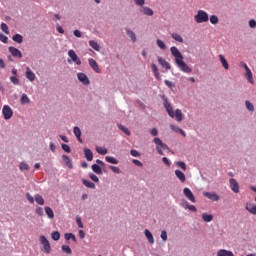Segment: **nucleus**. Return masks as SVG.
Returning <instances> with one entry per match:
<instances>
[{
	"instance_id": "f257e3e1",
	"label": "nucleus",
	"mask_w": 256,
	"mask_h": 256,
	"mask_svg": "<svg viewBox=\"0 0 256 256\" xmlns=\"http://www.w3.org/2000/svg\"><path fill=\"white\" fill-rule=\"evenodd\" d=\"M170 53L172 57H174L175 64L180 71H182L183 73L193 72V69H191V67H189V65H187L185 61H183V54H181V51H179V48H177V46H172L170 48Z\"/></svg>"
},
{
	"instance_id": "f03ea898",
	"label": "nucleus",
	"mask_w": 256,
	"mask_h": 256,
	"mask_svg": "<svg viewBox=\"0 0 256 256\" xmlns=\"http://www.w3.org/2000/svg\"><path fill=\"white\" fill-rule=\"evenodd\" d=\"M194 20L196 23H207V21H209V14L204 10H198Z\"/></svg>"
},
{
	"instance_id": "7ed1b4c3",
	"label": "nucleus",
	"mask_w": 256,
	"mask_h": 256,
	"mask_svg": "<svg viewBox=\"0 0 256 256\" xmlns=\"http://www.w3.org/2000/svg\"><path fill=\"white\" fill-rule=\"evenodd\" d=\"M153 142L155 143V145H157L156 151L159 153V155H163V150L164 151L166 149L169 150V146H167V144L163 143L161 138H154Z\"/></svg>"
},
{
	"instance_id": "20e7f679",
	"label": "nucleus",
	"mask_w": 256,
	"mask_h": 256,
	"mask_svg": "<svg viewBox=\"0 0 256 256\" xmlns=\"http://www.w3.org/2000/svg\"><path fill=\"white\" fill-rule=\"evenodd\" d=\"M2 115L5 119V121H9L11 117H13V109H11V106L4 105L2 108Z\"/></svg>"
},
{
	"instance_id": "39448f33",
	"label": "nucleus",
	"mask_w": 256,
	"mask_h": 256,
	"mask_svg": "<svg viewBox=\"0 0 256 256\" xmlns=\"http://www.w3.org/2000/svg\"><path fill=\"white\" fill-rule=\"evenodd\" d=\"M40 243L43 245V251L44 253H51V244L49 243V240L44 235L40 236Z\"/></svg>"
},
{
	"instance_id": "423d86ee",
	"label": "nucleus",
	"mask_w": 256,
	"mask_h": 256,
	"mask_svg": "<svg viewBox=\"0 0 256 256\" xmlns=\"http://www.w3.org/2000/svg\"><path fill=\"white\" fill-rule=\"evenodd\" d=\"M163 101H164V107L169 117H171L172 119L175 118V112H173V106H171V103H169V100L167 99V97L164 96Z\"/></svg>"
},
{
	"instance_id": "0eeeda50",
	"label": "nucleus",
	"mask_w": 256,
	"mask_h": 256,
	"mask_svg": "<svg viewBox=\"0 0 256 256\" xmlns=\"http://www.w3.org/2000/svg\"><path fill=\"white\" fill-rule=\"evenodd\" d=\"M8 51L12 55V57H15L16 59H23V53L18 48L10 46L8 47Z\"/></svg>"
},
{
	"instance_id": "6e6552de",
	"label": "nucleus",
	"mask_w": 256,
	"mask_h": 256,
	"mask_svg": "<svg viewBox=\"0 0 256 256\" xmlns=\"http://www.w3.org/2000/svg\"><path fill=\"white\" fill-rule=\"evenodd\" d=\"M68 56L70 57V60L68 59V63H76V65H81V59H79V56H77V53L74 52V50L68 51Z\"/></svg>"
},
{
	"instance_id": "1a4fd4ad",
	"label": "nucleus",
	"mask_w": 256,
	"mask_h": 256,
	"mask_svg": "<svg viewBox=\"0 0 256 256\" xmlns=\"http://www.w3.org/2000/svg\"><path fill=\"white\" fill-rule=\"evenodd\" d=\"M139 12L146 17H153V15H155V12L149 6L140 7Z\"/></svg>"
},
{
	"instance_id": "9d476101",
	"label": "nucleus",
	"mask_w": 256,
	"mask_h": 256,
	"mask_svg": "<svg viewBox=\"0 0 256 256\" xmlns=\"http://www.w3.org/2000/svg\"><path fill=\"white\" fill-rule=\"evenodd\" d=\"M183 193H184V196L186 197V199H188V201H190L191 203H196L197 200L195 199V195L193 194L191 189L186 187L183 189Z\"/></svg>"
},
{
	"instance_id": "9b49d317",
	"label": "nucleus",
	"mask_w": 256,
	"mask_h": 256,
	"mask_svg": "<svg viewBox=\"0 0 256 256\" xmlns=\"http://www.w3.org/2000/svg\"><path fill=\"white\" fill-rule=\"evenodd\" d=\"M77 79L78 81H80V83H82V85H91L89 77H87L86 74L83 72L77 74Z\"/></svg>"
},
{
	"instance_id": "f8f14e48",
	"label": "nucleus",
	"mask_w": 256,
	"mask_h": 256,
	"mask_svg": "<svg viewBox=\"0 0 256 256\" xmlns=\"http://www.w3.org/2000/svg\"><path fill=\"white\" fill-rule=\"evenodd\" d=\"M230 189L233 191V193H239V183L235 178L229 179Z\"/></svg>"
},
{
	"instance_id": "ddd939ff",
	"label": "nucleus",
	"mask_w": 256,
	"mask_h": 256,
	"mask_svg": "<svg viewBox=\"0 0 256 256\" xmlns=\"http://www.w3.org/2000/svg\"><path fill=\"white\" fill-rule=\"evenodd\" d=\"M88 63L90 65V67L93 69V71H95V73H101L99 64H97V61H95V59H93V58L88 59Z\"/></svg>"
},
{
	"instance_id": "4468645a",
	"label": "nucleus",
	"mask_w": 256,
	"mask_h": 256,
	"mask_svg": "<svg viewBox=\"0 0 256 256\" xmlns=\"http://www.w3.org/2000/svg\"><path fill=\"white\" fill-rule=\"evenodd\" d=\"M157 59H158L159 65H161V67L166 69V71H169V69H171V64H169V62H167L165 59H163V57L158 56Z\"/></svg>"
},
{
	"instance_id": "2eb2a0df",
	"label": "nucleus",
	"mask_w": 256,
	"mask_h": 256,
	"mask_svg": "<svg viewBox=\"0 0 256 256\" xmlns=\"http://www.w3.org/2000/svg\"><path fill=\"white\" fill-rule=\"evenodd\" d=\"M62 161L68 169H73V162L71 161V158H69V156L62 155Z\"/></svg>"
},
{
	"instance_id": "dca6fc26",
	"label": "nucleus",
	"mask_w": 256,
	"mask_h": 256,
	"mask_svg": "<svg viewBox=\"0 0 256 256\" xmlns=\"http://www.w3.org/2000/svg\"><path fill=\"white\" fill-rule=\"evenodd\" d=\"M25 75H26V79H28V81H31V82L35 81V73L33 71H31L30 67L26 68Z\"/></svg>"
},
{
	"instance_id": "f3484780",
	"label": "nucleus",
	"mask_w": 256,
	"mask_h": 256,
	"mask_svg": "<svg viewBox=\"0 0 256 256\" xmlns=\"http://www.w3.org/2000/svg\"><path fill=\"white\" fill-rule=\"evenodd\" d=\"M144 235L146 237V239L148 240V242L150 243V245H153V243H155V238L153 237V234L151 233V231L149 230H144Z\"/></svg>"
},
{
	"instance_id": "a211bd4d",
	"label": "nucleus",
	"mask_w": 256,
	"mask_h": 256,
	"mask_svg": "<svg viewBox=\"0 0 256 256\" xmlns=\"http://www.w3.org/2000/svg\"><path fill=\"white\" fill-rule=\"evenodd\" d=\"M204 197H207L210 201H219L217 193L204 192Z\"/></svg>"
},
{
	"instance_id": "6ab92c4d",
	"label": "nucleus",
	"mask_w": 256,
	"mask_h": 256,
	"mask_svg": "<svg viewBox=\"0 0 256 256\" xmlns=\"http://www.w3.org/2000/svg\"><path fill=\"white\" fill-rule=\"evenodd\" d=\"M217 256H235L231 250L220 249L217 251Z\"/></svg>"
},
{
	"instance_id": "aec40b11",
	"label": "nucleus",
	"mask_w": 256,
	"mask_h": 256,
	"mask_svg": "<svg viewBox=\"0 0 256 256\" xmlns=\"http://www.w3.org/2000/svg\"><path fill=\"white\" fill-rule=\"evenodd\" d=\"M218 57L222 67L226 70H229V62H227V59H225V56H223V54H220Z\"/></svg>"
},
{
	"instance_id": "412c9836",
	"label": "nucleus",
	"mask_w": 256,
	"mask_h": 256,
	"mask_svg": "<svg viewBox=\"0 0 256 256\" xmlns=\"http://www.w3.org/2000/svg\"><path fill=\"white\" fill-rule=\"evenodd\" d=\"M175 175H176L177 179H179V181H181V183H185L186 177H185V173H183V171L175 170Z\"/></svg>"
},
{
	"instance_id": "4be33fe9",
	"label": "nucleus",
	"mask_w": 256,
	"mask_h": 256,
	"mask_svg": "<svg viewBox=\"0 0 256 256\" xmlns=\"http://www.w3.org/2000/svg\"><path fill=\"white\" fill-rule=\"evenodd\" d=\"M84 156L87 161H93V151L89 148H84Z\"/></svg>"
},
{
	"instance_id": "5701e85b",
	"label": "nucleus",
	"mask_w": 256,
	"mask_h": 256,
	"mask_svg": "<svg viewBox=\"0 0 256 256\" xmlns=\"http://www.w3.org/2000/svg\"><path fill=\"white\" fill-rule=\"evenodd\" d=\"M91 169L94 173H96V175H103V168H101V166L98 164H93Z\"/></svg>"
},
{
	"instance_id": "b1692460",
	"label": "nucleus",
	"mask_w": 256,
	"mask_h": 256,
	"mask_svg": "<svg viewBox=\"0 0 256 256\" xmlns=\"http://www.w3.org/2000/svg\"><path fill=\"white\" fill-rule=\"evenodd\" d=\"M44 211L48 217V219H54L55 218V213L53 212V209L49 206H46L44 208Z\"/></svg>"
},
{
	"instance_id": "393cba45",
	"label": "nucleus",
	"mask_w": 256,
	"mask_h": 256,
	"mask_svg": "<svg viewBox=\"0 0 256 256\" xmlns=\"http://www.w3.org/2000/svg\"><path fill=\"white\" fill-rule=\"evenodd\" d=\"M174 117L178 123H181V121H183V112L180 109H176Z\"/></svg>"
},
{
	"instance_id": "a878e982",
	"label": "nucleus",
	"mask_w": 256,
	"mask_h": 256,
	"mask_svg": "<svg viewBox=\"0 0 256 256\" xmlns=\"http://www.w3.org/2000/svg\"><path fill=\"white\" fill-rule=\"evenodd\" d=\"M126 35L131 39L132 43L137 42V35H135V32L133 30H126Z\"/></svg>"
},
{
	"instance_id": "bb28decb",
	"label": "nucleus",
	"mask_w": 256,
	"mask_h": 256,
	"mask_svg": "<svg viewBox=\"0 0 256 256\" xmlns=\"http://www.w3.org/2000/svg\"><path fill=\"white\" fill-rule=\"evenodd\" d=\"M82 183L85 187H87L88 189H95L96 188V185L95 183L89 181V180H86V179H82Z\"/></svg>"
},
{
	"instance_id": "cd10ccee",
	"label": "nucleus",
	"mask_w": 256,
	"mask_h": 256,
	"mask_svg": "<svg viewBox=\"0 0 256 256\" xmlns=\"http://www.w3.org/2000/svg\"><path fill=\"white\" fill-rule=\"evenodd\" d=\"M105 161H107V163H111L112 165H119V160L113 156H106Z\"/></svg>"
},
{
	"instance_id": "c85d7f7f",
	"label": "nucleus",
	"mask_w": 256,
	"mask_h": 256,
	"mask_svg": "<svg viewBox=\"0 0 256 256\" xmlns=\"http://www.w3.org/2000/svg\"><path fill=\"white\" fill-rule=\"evenodd\" d=\"M34 199H35V202L37 203V205H45V199L40 194H36L34 196Z\"/></svg>"
},
{
	"instance_id": "c756f323",
	"label": "nucleus",
	"mask_w": 256,
	"mask_h": 256,
	"mask_svg": "<svg viewBox=\"0 0 256 256\" xmlns=\"http://www.w3.org/2000/svg\"><path fill=\"white\" fill-rule=\"evenodd\" d=\"M89 45H90V47H92V49H94L95 51H101V46L99 45V43H97V41H95V40H90V41H89Z\"/></svg>"
},
{
	"instance_id": "7c9ffc66",
	"label": "nucleus",
	"mask_w": 256,
	"mask_h": 256,
	"mask_svg": "<svg viewBox=\"0 0 256 256\" xmlns=\"http://www.w3.org/2000/svg\"><path fill=\"white\" fill-rule=\"evenodd\" d=\"M64 238L67 240V241H74V243H77V237L75 236V234L73 233H65L64 234Z\"/></svg>"
},
{
	"instance_id": "2f4dec72",
	"label": "nucleus",
	"mask_w": 256,
	"mask_h": 256,
	"mask_svg": "<svg viewBox=\"0 0 256 256\" xmlns=\"http://www.w3.org/2000/svg\"><path fill=\"white\" fill-rule=\"evenodd\" d=\"M202 219L205 221V223H211V221H213V214L203 213Z\"/></svg>"
},
{
	"instance_id": "473e14b6",
	"label": "nucleus",
	"mask_w": 256,
	"mask_h": 256,
	"mask_svg": "<svg viewBox=\"0 0 256 256\" xmlns=\"http://www.w3.org/2000/svg\"><path fill=\"white\" fill-rule=\"evenodd\" d=\"M21 105H27V103H31V100L29 99V96L27 94H22L20 98Z\"/></svg>"
},
{
	"instance_id": "72a5a7b5",
	"label": "nucleus",
	"mask_w": 256,
	"mask_h": 256,
	"mask_svg": "<svg viewBox=\"0 0 256 256\" xmlns=\"http://www.w3.org/2000/svg\"><path fill=\"white\" fill-rule=\"evenodd\" d=\"M12 40L15 42V43H23V36L21 34H15L12 36Z\"/></svg>"
},
{
	"instance_id": "f704fd0d",
	"label": "nucleus",
	"mask_w": 256,
	"mask_h": 256,
	"mask_svg": "<svg viewBox=\"0 0 256 256\" xmlns=\"http://www.w3.org/2000/svg\"><path fill=\"white\" fill-rule=\"evenodd\" d=\"M156 45L159 47V49H161L162 51H165V49H167V45L165 44V42H163V40L161 39H157L156 40Z\"/></svg>"
},
{
	"instance_id": "c9c22d12",
	"label": "nucleus",
	"mask_w": 256,
	"mask_h": 256,
	"mask_svg": "<svg viewBox=\"0 0 256 256\" xmlns=\"http://www.w3.org/2000/svg\"><path fill=\"white\" fill-rule=\"evenodd\" d=\"M61 249L63 253H66V255H71L73 253V250H71V247L69 245H62Z\"/></svg>"
},
{
	"instance_id": "e433bc0d",
	"label": "nucleus",
	"mask_w": 256,
	"mask_h": 256,
	"mask_svg": "<svg viewBox=\"0 0 256 256\" xmlns=\"http://www.w3.org/2000/svg\"><path fill=\"white\" fill-rule=\"evenodd\" d=\"M249 207H251V204L247 203L245 207L246 211H248L252 215H256V205L252 206V208Z\"/></svg>"
},
{
	"instance_id": "4c0bfd02",
	"label": "nucleus",
	"mask_w": 256,
	"mask_h": 256,
	"mask_svg": "<svg viewBox=\"0 0 256 256\" xmlns=\"http://www.w3.org/2000/svg\"><path fill=\"white\" fill-rule=\"evenodd\" d=\"M245 105H246V109H248L250 113H253V111H255V106L249 100L245 101Z\"/></svg>"
},
{
	"instance_id": "58836bf2",
	"label": "nucleus",
	"mask_w": 256,
	"mask_h": 256,
	"mask_svg": "<svg viewBox=\"0 0 256 256\" xmlns=\"http://www.w3.org/2000/svg\"><path fill=\"white\" fill-rule=\"evenodd\" d=\"M10 82L12 83V85H21V80H19V77L17 76H11Z\"/></svg>"
},
{
	"instance_id": "ea45409f",
	"label": "nucleus",
	"mask_w": 256,
	"mask_h": 256,
	"mask_svg": "<svg viewBox=\"0 0 256 256\" xmlns=\"http://www.w3.org/2000/svg\"><path fill=\"white\" fill-rule=\"evenodd\" d=\"M118 128L120 129V131H123L125 135H131V131H129V128L125 127L123 124H119Z\"/></svg>"
},
{
	"instance_id": "a19ab883",
	"label": "nucleus",
	"mask_w": 256,
	"mask_h": 256,
	"mask_svg": "<svg viewBox=\"0 0 256 256\" xmlns=\"http://www.w3.org/2000/svg\"><path fill=\"white\" fill-rule=\"evenodd\" d=\"M172 39H174L175 41H177L178 43H183V37L177 33H173L171 35Z\"/></svg>"
},
{
	"instance_id": "79ce46f5",
	"label": "nucleus",
	"mask_w": 256,
	"mask_h": 256,
	"mask_svg": "<svg viewBox=\"0 0 256 256\" xmlns=\"http://www.w3.org/2000/svg\"><path fill=\"white\" fill-rule=\"evenodd\" d=\"M51 237L53 241H59V239H61V233H59V231H54L52 232Z\"/></svg>"
},
{
	"instance_id": "37998d69",
	"label": "nucleus",
	"mask_w": 256,
	"mask_h": 256,
	"mask_svg": "<svg viewBox=\"0 0 256 256\" xmlns=\"http://www.w3.org/2000/svg\"><path fill=\"white\" fill-rule=\"evenodd\" d=\"M209 20L212 25H217V23H219V17H217V15H211Z\"/></svg>"
},
{
	"instance_id": "c03bdc74",
	"label": "nucleus",
	"mask_w": 256,
	"mask_h": 256,
	"mask_svg": "<svg viewBox=\"0 0 256 256\" xmlns=\"http://www.w3.org/2000/svg\"><path fill=\"white\" fill-rule=\"evenodd\" d=\"M177 167H180L183 171H187V164L183 161H177L176 162Z\"/></svg>"
},
{
	"instance_id": "a18cd8bd",
	"label": "nucleus",
	"mask_w": 256,
	"mask_h": 256,
	"mask_svg": "<svg viewBox=\"0 0 256 256\" xmlns=\"http://www.w3.org/2000/svg\"><path fill=\"white\" fill-rule=\"evenodd\" d=\"M96 151L97 153H99V155H107V148H103V147H96Z\"/></svg>"
},
{
	"instance_id": "49530a36",
	"label": "nucleus",
	"mask_w": 256,
	"mask_h": 256,
	"mask_svg": "<svg viewBox=\"0 0 256 256\" xmlns=\"http://www.w3.org/2000/svg\"><path fill=\"white\" fill-rule=\"evenodd\" d=\"M20 171H29V164L21 162L19 165Z\"/></svg>"
},
{
	"instance_id": "de8ad7c7",
	"label": "nucleus",
	"mask_w": 256,
	"mask_h": 256,
	"mask_svg": "<svg viewBox=\"0 0 256 256\" xmlns=\"http://www.w3.org/2000/svg\"><path fill=\"white\" fill-rule=\"evenodd\" d=\"M0 28L3 31V33H5L6 35H9V26H7L5 23H2L0 25Z\"/></svg>"
},
{
	"instance_id": "09e8293b",
	"label": "nucleus",
	"mask_w": 256,
	"mask_h": 256,
	"mask_svg": "<svg viewBox=\"0 0 256 256\" xmlns=\"http://www.w3.org/2000/svg\"><path fill=\"white\" fill-rule=\"evenodd\" d=\"M73 133H74L75 137H81V128H79L78 126H75L73 128Z\"/></svg>"
},
{
	"instance_id": "8fccbe9b",
	"label": "nucleus",
	"mask_w": 256,
	"mask_h": 256,
	"mask_svg": "<svg viewBox=\"0 0 256 256\" xmlns=\"http://www.w3.org/2000/svg\"><path fill=\"white\" fill-rule=\"evenodd\" d=\"M246 78L248 79V81L253 83V73L251 72V69L246 70Z\"/></svg>"
},
{
	"instance_id": "3c124183",
	"label": "nucleus",
	"mask_w": 256,
	"mask_h": 256,
	"mask_svg": "<svg viewBox=\"0 0 256 256\" xmlns=\"http://www.w3.org/2000/svg\"><path fill=\"white\" fill-rule=\"evenodd\" d=\"M88 177L91 179V181H94V183H99V177L93 173H89Z\"/></svg>"
},
{
	"instance_id": "603ef678",
	"label": "nucleus",
	"mask_w": 256,
	"mask_h": 256,
	"mask_svg": "<svg viewBox=\"0 0 256 256\" xmlns=\"http://www.w3.org/2000/svg\"><path fill=\"white\" fill-rule=\"evenodd\" d=\"M36 215H39V217H43V215H45V213L43 212V209L41 207H36L35 210Z\"/></svg>"
},
{
	"instance_id": "864d4df0",
	"label": "nucleus",
	"mask_w": 256,
	"mask_h": 256,
	"mask_svg": "<svg viewBox=\"0 0 256 256\" xmlns=\"http://www.w3.org/2000/svg\"><path fill=\"white\" fill-rule=\"evenodd\" d=\"M248 25H249L250 29H255L256 28V20L250 19L248 22Z\"/></svg>"
},
{
	"instance_id": "5fc2aeb1",
	"label": "nucleus",
	"mask_w": 256,
	"mask_h": 256,
	"mask_svg": "<svg viewBox=\"0 0 256 256\" xmlns=\"http://www.w3.org/2000/svg\"><path fill=\"white\" fill-rule=\"evenodd\" d=\"M130 155H131L132 157H141V153H139V151H137V150H135V149H132V150L130 151Z\"/></svg>"
},
{
	"instance_id": "6e6d98bb",
	"label": "nucleus",
	"mask_w": 256,
	"mask_h": 256,
	"mask_svg": "<svg viewBox=\"0 0 256 256\" xmlns=\"http://www.w3.org/2000/svg\"><path fill=\"white\" fill-rule=\"evenodd\" d=\"M0 41L2 43H7L9 41V37L5 36L3 33H0Z\"/></svg>"
},
{
	"instance_id": "4d7b16f0",
	"label": "nucleus",
	"mask_w": 256,
	"mask_h": 256,
	"mask_svg": "<svg viewBox=\"0 0 256 256\" xmlns=\"http://www.w3.org/2000/svg\"><path fill=\"white\" fill-rule=\"evenodd\" d=\"M109 169L113 172V173H121V169H119V167L117 166H109Z\"/></svg>"
},
{
	"instance_id": "13d9d810",
	"label": "nucleus",
	"mask_w": 256,
	"mask_h": 256,
	"mask_svg": "<svg viewBox=\"0 0 256 256\" xmlns=\"http://www.w3.org/2000/svg\"><path fill=\"white\" fill-rule=\"evenodd\" d=\"M26 199L29 203H35V198L29 192L26 193Z\"/></svg>"
},
{
	"instance_id": "bf43d9fd",
	"label": "nucleus",
	"mask_w": 256,
	"mask_h": 256,
	"mask_svg": "<svg viewBox=\"0 0 256 256\" xmlns=\"http://www.w3.org/2000/svg\"><path fill=\"white\" fill-rule=\"evenodd\" d=\"M61 147L65 151V153H71V147L69 145L62 144Z\"/></svg>"
},
{
	"instance_id": "052dcab7",
	"label": "nucleus",
	"mask_w": 256,
	"mask_h": 256,
	"mask_svg": "<svg viewBox=\"0 0 256 256\" xmlns=\"http://www.w3.org/2000/svg\"><path fill=\"white\" fill-rule=\"evenodd\" d=\"M134 3L137 5V7L145 6V0H134Z\"/></svg>"
},
{
	"instance_id": "680f3d73",
	"label": "nucleus",
	"mask_w": 256,
	"mask_h": 256,
	"mask_svg": "<svg viewBox=\"0 0 256 256\" xmlns=\"http://www.w3.org/2000/svg\"><path fill=\"white\" fill-rule=\"evenodd\" d=\"M170 128L172 129V131H174L175 133H179L181 131V128H179V126L175 125V124H171Z\"/></svg>"
},
{
	"instance_id": "e2e57ef3",
	"label": "nucleus",
	"mask_w": 256,
	"mask_h": 256,
	"mask_svg": "<svg viewBox=\"0 0 256 256\" xmlns=\"http://www.w3.org/2000/svg\"><path fill=\"white\" fill-rule=\"evenodd\" d=\"M160 237H161L162 241H164V243H165V241H167V231L162 230Z\"/></svg>"
},
{
	"instance_id": "0e129e2a",
	"label": "nucleus",
	"mask_w": 256,
	"mask_h": 256,
	"mask_svg": "<svg viewBox=\"0 0 256 256\" xmlns=\"http://www.w3.org/2000/svg\"><path fill=\"white\" fill-rule=\"evenodd\" d=\"M76 223L79 229H83V222L81 221V217L79 216L76 217Z\"/></svg>"
},
{
	"instance_id": "69168bd1",
	"label": "nucleus",
	"mask_w": 256,
	"mask_h": 256,
	"mask_svg": "<svg viewBox=\"0 0 256 256\" xmlns=\"http://www.w3.org/2000/svg\"><path fill=\"white\" fill-rule=\"evenodd\" d=\"M132 163H133L134 165H136V167H143V162H141V161H139V160H137V159H133V160H132Z\"/></svg>"
},
{
	"instance_id": "338daca9",
	"label": "nucleus",
	"mask_w": 256,
	"mask_h": 256,
	"mask_svg": "<svg viewBox=\"0 0 256 256\" xmlns=\"http://www.w3.org/2000/svg\"><path fill=\"white\" fill-rule=\"evenodd\" d=\"M164 83L166 86H168L169 89H173V87H175V84L169 80H165Z\"/></svg>"
},
{
	"instance_id": "774afa93",
	"label": "nucleus",
	"mask_w": 256,
	"mask_h": 256,
	"mask_svg": "<svg viewBox=\"0 0 256 256\" xmlns=\"http://www.w3.org/2000/svg\"><path fill=\"white\" fill-rule=\"evenodd\" d=\"M73 35L77 38H81L82 37V33L79 30H74L73 31Z\"/></svg>"
}]
</instances>
